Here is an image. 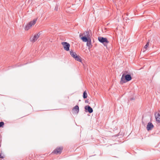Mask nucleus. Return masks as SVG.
Returning a JSON list of instances; mask_svg holds the SVG:
<instances>
[{"mask_svg": "<svg viewBox=\"0 0 160 160\" xmlns=\"http://www.w3.org/2000/svg\"><path fill=\"white\" fill-rule=\"evenodd\" d=\"M132 79V77L130 74H127L125 75L124 73L122 74V78L120 81V83L123 84L128 82L129 81Z\"/></svg>", "mask_w": 160, "mask_h": 160, "instance_id": "1", "label": "nucleus"}, {"mask_svg": "<svg viewBox=\"0 0 160 160\" xmlns=\"http://www.w3.org/2000/svg\"><path fill=\"white\" fill-rule=\"evenodd\" d=\"M82 36V34L80 33L79 35V37L83 42H87V45L89 48V49L92 47V45L91 44V38H87L85 37H81Z\"/></svg>", "mask_w": 160, "mask_h": 160, "instance_id": "2", "label": "nucleus"}, {"mask_svg": "<svg viewBox=\"0 0 160 160\" xmlns=\"http://www.w3.org/2000/svg\"><path fill=\"white\" fill-rule=\"evenodd\" d=\"M98 40L99 42L102 43L104 46L107 48L108 44L109 43V41L106 38H103L101 37H99L98 38Z\"/></svg>", "mask_w": 160, "mask_h": 160, "instance_id": "3", "label": "nucleus"}, {"mask_svg": "<svg viewBox=\"0 0 160 160\" xmlns=\"http://www.w3.org/2000/svg\"><path fill=\"white\" fill-rule=\"evenodd\" d=\"M63 148L62 146L56 148L52 152V154H60L62 152Z\"/></svg>", "mask_w": 160, "mask_h": 160, "instance_id": "4", "label": "nucleus"}, {"mask_svg": "<svg viewBox=\"0 0 160 160\" xmlns=\"http://www.w3.org/2000/svg\"><path fill=\"white\" fill-rule=\"evenodd\" d=\"M37 20V19H34L32 21L29 22L26 26L25 30H28L32 25H34L35 24Z\"/></svg>", "mask_w": 160, "mask_h": 160, "instance_id": "5", "label": "nucleus"}, {"mask_svg": "<svg viewBox=\"0 0 160 160\" xmlns=\"http://www.w3.org/2000/svg\"><path fill=\"white\" fill-rule=\"evenodd\" d=\"M40 35V32H38L37 34H35L33 37H31L30 38V40L32 42H34L37 41V39L39 38Z\"/></svg>", "mask_w": 160, "mask_h": 160, "instance_id": "6", "label": "nucleus"}, {"mask_svg": "<svg viewBox=\"0 0 160 160\" xmlns=\"http://www.w3.org/2000/svg\"><path fill=\"white\" fill-rule=\"evenodd\" d=\"M62 44L63 45V48L64 50L66 51H68L69 50V48L70 47V44L66 42H62Z\"/></svg>", "mask_w": 160, "mask_h": 160, "instance_id": "7", "label": "nucleus"}, {"mask_svg": "<svg viewBox=\"0 0 160 160\" xmlns=\"http://www.w3.org/2000/svg\"><path fill=\"white\" fill-rule=\"evenodd\" d=\"M85 111L86 112H88L91 113L93 112V110L92 108L88 105L84 107Z\"/></svg>", "mask_w": 160, "mask_h": 160, "instance_id": "8", "label": "nucleus"}, {"mask_svg": "<svg viewBox=\"0 0 160 160\" xmlns=\"http://www.w3.org/2000/svg\"><path fill=\"white\" fill-rule=\"evenodd\" d=\"M153 127L154 126L152 124L151 122H149L147 125V129L148 131H149L152 129Z\"/></svg>", "mask_w": 160, "mask_h": 160, "instance_id": "9", "label": "nucleus"}, {"mask_svg": "<svg viewBox=\"0 0 160 160\" xmlns=\"http://www.w3.org/2000/svg\"><path fill=\"white\" fill-rule=\"evenodd\" d=\"M157 112L155 114V116L156 121L160 123V112L158 113L157 115Z\"/></svg>", "mask_w": 160, "mask_h": 160, "instance_id": "10", "label": "nucleus"}, {"mask_svg": "<svg viewBox=\"0 0 160 160\" xmlns=\"http://www.w3.org/2000/svg\"><path fill=\"white\" fill-rule=\"evenodd\" d=\"M72 110L75 111L77 113H78L79 111V108L78 105H76L74 107L73 109Z\"/></svg>", "mask_w": 160, "mask_h": 160, "instance_id": "11", "label": "nucleus"}, {"mask_svg": "<svg viewBox=\"0 0 160 160\" xmlns=\"http://www.w3.org/2000/svg\"><path fill=\"white\" fill-rule=\"evenodd\" d=\"M84 34L85 35L84 37H85L88 38H90V34L88 31H86L84 33ZM81 37H82V36H81Z\"/></svg>", "mask_w": 160, "mask_h": 160, "instance_id": "12", "label": "nucleus"}, {"mask_svg": "<svg viewBox=\"0 0 160 160\" xmlns=\"http://www.w3.org/2000/svg\"><path fill=\"white\" fill-rule=\"evenodd\" d=\"M70 53L71 56L73 58H75V57L77 55L76 53L75 52H73L72 50H71L70 51Z\"/></svg>", "mask_w": 160, "mask_h": 160, "instance_id": "13", "label": "nucleus"}, {"mask_svg": "<svg viewBox=\"0 0 160 160\" xmlns=\"http://www.w3.org/2000/svg\"><path fill=\"white\" fill-rule=\"evenodd\" d=\"M74 58L77 61L80 62H82V58L77 55L75 57V58Z\"/></svg>", "mask_w": 160, "mask_h": 160, "instance_id": "14", "label": "nucleus"}, {"mask_svg": "<svg viewBox=\"0 0 160 160\" xmlns=\"http://www.w3.org/2000/svg\"><path fill=\"white\" fill-rule=\"evenodd\" d=\"M149 42V40H148V41L147 42V43L146 45L144 47L143 49H147V48L148 47ZM145 50H144V51H143V52H144L145 51Z\"/></svg>", "mask_w": 160, "mask_h": 160, "instance_id": "15", "label": "nucleus"}, {"mask_svg": "<svg viewBox=\"0 0 160 160\" xmlns=\"http://www.w3.org/2000/svg\"><path fill=\"white\" fill-rule=\"evenodd\" d=\"M87 92L86 91H85L83 93V98L84 99H85L87 97Z\"/></svg>", "mask_w": 160, "mask_h": 160, "instance_id": "16", "label": "nucleus"}, {"mask_svg": "<svg viewBox=\"0 0 160 160\" xmlns=\"http://www.w3.org/2000/svg\"><path fill=\"white\" fill-rule=\"evenodd\" d=\"M5 157V155L2 153L1 152L0 154V158H3Z\"/></svg>", "mask_w": 160, "mask_h": 160, "instance_id": "17", "label": "nucleus"}, {"mask_svg": "<svg viewBox=\"0 0 160 160\" xmlns=\"http://www.w3.org/2000/svg\"><path fill=\"white\" fill-rule=\"evenodd\" d=\"M4 125V122H0V128L3 127Z\"/></svg>", "mask_w": 160, "mask_h": 160, "instance_id": "18", "label": "nucleus"}, {"mask_svg": "<svg viewBox=\"0 0 160 160\" xmlns=\"http://www.w3.org/2000/svg\"><path fill=\"white\" fill-rule=\"evenodd\" d=\"M58 5H56L55 7L54 10L56 11H58Z\"/></svg>", "mask_w": 160, "mask_h": 160, "instance_id": "19", "label": "nucleus"}, {"mask_svg": "<svg viewBox=\"0 0 160 160\" xmlns=\"http://www.w3.org/2000/svg\"><path fill=\"white\" fill-rule=\"evenodd\" d=\"M85 102L86 103H89V100L88 99H87L85 100Z\"/></svg>", "mask_w": 160, "mask_h": 160, "instance_id": "20", "label": "nucleus"}, {"mask_svg": "<svg viewBox=\"0 0 160 160\" xmlns=\"http://www.w3.org/2000/svg\"><path fill=\"white\" fill-rule=\"evenodd\" d=\"M131 100H133V98H131Z\"/></svg>", "mask_w": 160, "mask_h": 160, "instance_id": "21", "label": "nucleus"}, {"mask_svg": "<svg viewBox=\"0 0 160 160\" xmlns=\"http://www.w3.org/2000/svg\"><path fill=\"white\" fill-rule=\"evenodd\" d=\"M79 101H81V100H79Z\"/></svg>", "mask_w": 160, "mask_h": 160, "instance_id": "22", "label": "nucleus"}]
</instances>
